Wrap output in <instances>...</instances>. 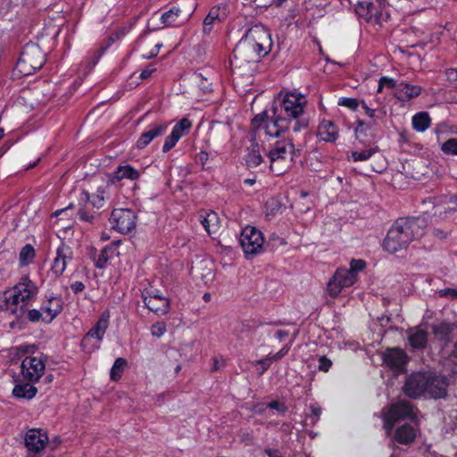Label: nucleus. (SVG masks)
<instances>
[{
	"label": "nucleus",
	"instance_id": "30",
	"mask_svg": "<svg viewBox=\"0 0 457 457\" xmlns=\"http://www.w3.org/2000/svg\"><path fill=\"white\" fill-rule=\"evenodd\" d=\"M454 329V325L447 322H440L432 326V332L435 337L445 343L451 341V335Z\"/></svg>",
	"mask_w": 457,
	"mask_h": 457
},
{
	"label": "nucleus",
	"instance_id": "53",
	"mask_svg": "<svg viewBox=\"0 0 457 457\" xmlns=\"http://www.w3.org/2000/svg\"><path fill=\"white\" fill-rule=\"evenodd\" d=\"M311 411H312V415L310 416V419L312 420V423L314 424L320 418V415L321 413V409L319 406L312 405V406H311Z\"/></svg>",
	"mask_w": 457,
	"mask_h": 457
},
{
	"label": "nucleus",
	"instance_id": "2",
	"mask_svg": "<svg viewBox=\"0 0 457 457\" xmlns=\"http://www.w3.org/2000/svg\"><path fill=\"white\" fill-rule=\"evenodd\" d=\"M427 227L426 220L420 218H400L387 232L383 247L389 253L406 250L413 240L420 238Z\"/></svg>",
	"mask_w": 457,
	"mask_h": 457
},
{
	"label": "nucleus",
	"instance_id": "51",
	"mask_svg": "<svg viewBox=\"0 0 457 457\" xmlns=\"http://www.w3.org/2000/svg\"><path fill=\"white\" fill-rule=\"evenodd\" d=\"M271 362L272 361H271V360L270 359L269 356H267L264 359H262V360H259V361H255V365H261L262 366V370L260 371V375L263 374L268 370V368L270 367Z\"/></svg>",
	"mask_w": 457,
	"mask_h": 457
},
{
	"label": "nucleus",
	"instance_id": "57",
	"mask_svg": "<svg viewBox=\"0 0 457 457\" xmlns=\"http://www.w3.org/2000/svg\"><path fill=\"white\" fill-rule=\"evenodd\" d=\"M154 71H155V68H154L152 65H150L142 71V72L140 74V78L142 79H148Z\"/></svg>",
	"mask_w": 457,
	"mask_h": 457
},
{
	"label": "nucleus",
	"instance_id": "20",
	"mask_svg": "<svg viewBox=\"0 0 457 457\" xmlns=\"http://www.w3.org/2000/svg\"><path fill=\"white\" fill-rule=\"evenodd\" d=\"M167 124L155 123L149 126L148 129L142 133L137 141V147L138 149H144L154 139L163 135L167 130Z\"/></svg>",
	"mask_w": 457,
	"mask_h": 457
},
{
	"label": "nucleus",
	"instance_id": "15",
	"mask_svg": "<svg viewBox=\"0 0 457 457\" xmlns=\"http://www.w3.org/2000/svg\"><path fill=\"white\" fill-rule=\"evenodd\" d=\"M143 297L145 305L157 315H163L169 312L170 300L165 296L147 292Z\"/></svg>",
	"mask_w": 457,
	"mask_h": 457
},
{
	"label": "nucleus",
	"instance_id": "28",
	"mask_svg": "<svg viewBox=\"0 0 457 457\" xmlns=\"http://www.w3.org/2000/svg\"><path fill=\"white\" fill-rule=\"evenodd\" d=\"M408 341L414 349H424L428 343V333L420 328H413L407 331Z\"/></svg>",
	"mask_w": 457,
	"mask_h": 457
},
{
	"label": "nucleus",
	"instance_id": "8",
	"mask_svg": "<svg viewBox=\"0 0 457 457\" xmlns=\"http://www.w3.org/2000/svg\"><path fill=\"white\" fill-rule=\"evenodd\" d=\"M413 415L412 405L407 401H400L392 404L389 408L383 411L384 428L386 433L389 434L394 427V424L405 418Z\"/></svg>",
	"mask_w": 457,
	"mask_h": 457
},
{
	"label": "nucleus",
	"instance_id": "62",
	"mask_svg": "<svg viewBox=\"0 0 457 457\" xmlns=\"http://www.w3.org/2000/svg\"><path fill=\"white\" fill-rule=\"evenodd\" d=\"M265 453L268 454L269 457H281L279 452L275 449H266Z\"/></svg>",
	"mask_w": 457,
	"mask_h": 457
},
{
	"label": "nucleus",
	"instance_id": "18",
	"mask_svg": "<svg viewBox=\"0 0 457 457\" xmlns=\"http://www.w3.org/2000/svg\"><path fill=\"white\" fill-rule=\"evenodd\" d=\"M193 11L192 7L183 10L179 7H173L162 15V21L169 26H180L188 20Z\"/></svg>",
	"mask_w": 457,
	"mask_h": 457
},
{
	"label": "nucleus",
	"instance_id": "35",
	"mask_svg": "<svg viewBox=\"0 0 457 457\" xmlns=\"http://www.w3.org/2000/svg\"><path fill=\"white\" fill-rule=\"evenodd\" d=\"M411 122L416 131L423 132L430 126L431 119L428 112H421L412 117Z\"/></svg>",
	"mask_w": 457,
	"mask_h": 457
},
{
	"label": "nucleus",
	"instance_id": "64",
	"mask_svg": "<svg viewBox=\"0 0 457 457\" xmlns=\"http://www.w3.org/2000/svg\"><path fill=\"white\" fill-rule=\"evenodd\" d=\"M363 108L365 109L366 113L372 118L374 116L375 110L369 108L365 103L362 104Z\"/></svg>",
	"mask_w": 457,
	"mask_h": 457
},
{
	"label": "nucleus",
	"instance_id": "23",
	"mask_svg": "<svg viewBox=\"0 0 457 457\" xmlns=\"http://www.w3.org/2000/svg\"><path fill=\"white\" fill-rule=\"evenodd\" d=\"M418 435V428L410 424H403L398 427L395 432V440L401 444L409 445H411Z\"/></svg>",
	"mask_w": 457,
	"mask_h": 457
},
{
	"label": "nucleus",
	"instance_id": "55",
	"mask_svg": "<svg viewBox=\"0 0 457 457\" xmlns=\"http://www.w3.org/2000/svg\"><path fill=\"white\" fill-rule=\"evenodd\" d=\"M161 46H162V45H160V44L155 45L149 52L144 53L143 57L146 58V59H150L152 57L156 56L159 53Z\"/></svg>",
	"mask_w": 457,
	"mask_h": 457
},
{
	"label": "nucleus",
	"instance_id": "54",
	"mask_svg": "<svg viewBox=\"0 0 457 457\" xmlns=\"http://www.w3.org/2000/svg\"><path fill=\"white\" fill-rule=\"evenodd\" d=\"M440 296H449L452 299L457 298V289L445 288L439 291Z\"/></svg>",
	"mask_w": 457,
	"mask_h": 457
},
{
	"label": "nucleus",
	"instance_id": "61",
	"mask_svg": "<svg viewBox=\"0 0 457 457\" xmlns=\"http://www.w3.org/2000/svg\"><path fill=\"white\" fill-rule=\"evenodd\" d=\"M276 337L279 341H282L288 337V332L285 330H278L276 332Z\"/></svg>",
	"mask_w": 457,
	"mask_h": 457
},
{
	"label": "nucleus",
	"instance_id": "39",
	"mask_svg": "<svg viewBox=\"0 0 457 457\" xmlns=\"http://www.w3.org/2000/svg\"><path fill=\"white\" fill-rule=\"evenodd\" d=\"M378 147H371L362 151H353L352 157L354 162L366 161L378 152Z\"/></svg>",
	"mask_w": 457,
	"mask_h": 457
},
{
	"label": "nucleus",
	"instance_id": "48",
	"mask_svg": "<svg viewBox=\"0 0 457 457\" xmlns=\"http://www.w3.org/2000/svg\"><path fill=\"white\" fill-rule=\"evenodd\" d=\"M332 365V361L326 356H322L319 360V370L328 372Z\"/></svg>",
	"mask_w": 457,
	"mask_h": 457
},
{
	"label": "nucleus",
	"instance_id": "17",
	"mask_svg": "<svg viewBox=\"0 0 457 457\" xmlns=\"http://www.w3.org/2000/svg\"><path fill=\"white\" fill-rule=\"evenodd\" d=\"M72 259L71 248L62 243L56 250V256L54 260L51 270L55 276H61L67 266V262Z\"/></svg>",
	"mask_w": 457,
	"mask_h": 457
},
{
	"label": "nucleus",
	"instance_id": "27",
	"mask_svg": "<svg viewBox=\"0 0 457 457\" xmlns=\"http://www.w3.org/2000/svg\"><path fill=\"white\" fill-rule=\"evenodd\" d=\"M421 93V87L401 82L397 85L395 96L398 100L405 102L417 97Z\"/></svg>",
	"mask_w": 457,
	"mask_h": 457
},
{
	"label": "nucleus",
	"instance_id": "50",
	"mask_svg": "<svg viewBox=\"0 0 457 457\" xmlns=\"http://www.w3.org/2000/svg\"><path fill=\"white\" fill-rule=\"evenodd\" d=\"M290 346L288 345H285L281 350H279L277 353L269 356L271 361H277L282 359L289 351Z\"/></svg>",
	"mask_w": 457,
	"mask_h": 457
},
{
	"label": "nucleus",
	"instance_id": "13",
	"mask_svg": "<svg viewBox=\"0 0 457 457\" xmlns=\"http://www.w3.org/2000/svg\"><path fill=\"white\" fill-rule=\"evenodd\" d=\"M46 365L41 358L28 356L21 362V374L29 382H37L42 377Z\"/></svg>",
	"mask_w": 457,
	"mask_h": 457
},
{
	"label": "nucleus",
	"instance_id": "52",
	"mask_svg": "<svg viewBox=\"0 0 457 457\" xmlns=\"http://www.w3.org/2000/svg\"><path fill=\"white\" fill-rule=\"evenodd\" d=\"M79 216L81 220L92 223L94 221L95 216L93 214H89L86 210L81 209L79 212Z\"/></svg>",
	"mask_w": 457,
	"mask_h": 457
},
{
	"label": "nucleus",
	"instance_id": "9",
	"mask_svg": "<svg viewBox=\"0 0 457 457\" xmlns=\"http://www.w3.org/2000/svg\"><path fill=\"white\" fill-rule=\"evenodd\" d=\"M239 242L246 255H254L262 251L264 239L260 230L246 227L240 235Z\"/></svg>",
	"mask_w": 457,
	"mask_h": 457
},
{
	"label": "nucleus",
	"instance_id": "63",
	"mask_svg": "<svg viewBox=\"0 0 457 457\" xmlns=\"http://www.w3.org/2000/svg\"><path fill=\"white\" fill-rule=\"evenodd\" d=\"M434 234L440 238H445L447 236V234L445 231L438 229V228L435 229Z\"/></svg>",
	"mask_w": 457,
	"mask_h": 457
},
{
	"label": "nucleus",
	"instance_id": "3",
	"mask_svg": "<svg viewBox=\"0 0 457 457\" xmlns=\"http://www.w3.org/2000/svg\"><path fill=\"white\" fill-rule=\"evenodd\" d=\"M289 128V121L286 118H275L265 124V135L272 141L270 143V149L267 154L285 155L295 157L296 150L291 138L276 139Z\"/></svg>",
	"mask_w": 457,
	"mask_h": 457
},
{
	"label": "nucleus",
	"instance_id": "33",
	"mask_svg": "<svg viewBox=\"0 0 457 457\" xmlns=\"http://www.w3.org/2000/svg\"><path fill=\"white\" fill-rule=\"evenodd\" d=\"M201 223L209 235L215 234L220 228V220L218 214L214 212H207L205 216H201Z\"/></svg>",
	"mask_w": 457,
	"mask_h": 457
},
{
	"label": "nucleus",
	"instance_id": "10",
	"mask_svg": "<svg viewBox=\"0 0 457 457\" xmlns=\"http://www.w3.org/2000/svg\"><path fill=\"white\" fill-rule=\"evenodd\" d=\"M428 372H415L410 375L403 387L404 394L411 398L426 395L428 386Z\"/></svg>",
	"mask_w": 457,
	"mask_h": 457
},
{
	"label": "nucleus",
	"instance_id": "7",
	"mask_svg": "<svg viewBox=\"0 0 457 457\" xmlns=\"http://www.w3.org/2000/svg\"><path fill=\"white\" fill-rule=\"evenodd\" d=\"M45 62L46 54L41 47L29 43L23 47L13 71L19 76H29L40 70Z\"/></svg>",
	"mask_w": 457,
	"mask_h": 457
},
{
	"label": "nucleus",
	"instance_id": "60",
	"mask_svg": "<svg viewBox=\"0 0 457 457\" xmlns=\"http://www.w3.org/2000/svg\"><path fill=\"white\" fill-rule=\"evenodd\" d=\"M263 115H256L253 120H252V124L253 127L255 128H259V126H261V124L263 122Z\"/></svg>",
	"mask_w": 457,
	"mask_h": 457
},
{
	"label": "nucleus",
	"instance_id": "45",
	"mask_svg": "<svg viewBox=\"0 0 457 457\" xmlns=\"http://www.w3.org/2000/svg\"><path fill=\"white\" fill-rule=\"evenodd\" d=\"M44 314L42 311L32 309L28 312V319L32 322H38L40 320L46 322V315L44 316Z\"/></svg>",
	"mask_w": 457,
	"mask_h": 457
},
{
	"label": "nucleus",
	"instance_id": "12",
	"mask_svg": "<svg viewBox=\"0 0 457 457\" xmlns=\"http://www.w3.org/2000/svg\"><path fill=\"white\" fill-rule=\"evenodd\" d=\"M24 440L29 451L28 457H41V453L48 442V436L41 429H30L26 433Z\"/></svg>",
	"mask_w": 457,
	"mask_h": 457
},
{
	"label": "nucleus",
	"instance_id": "49",
	"mask_svg": "<svg viewBox=\"0 0 457 457\" xmlns=\"http://www.w3.org/2000/svg\"><path fill=\"white\" fill-rule=\"evenodd\" d=\"M220 129V124L219 122L212 123L209 131V139L219 140L220 138L218 135Z\"/></svg>",
	"mask_w": 457,
	"mask_h": 457
},
{
	"label": "nucleus",
	"instance_id": "29",
	"mask_svg": "<svg viewBox=\"0 0 457 457\" xmlns=\"http://www.w3.org/2000/svg\"><path fill=\"white\" fill-rule=\"evenodd\" d=\"M318 136L326 142H335L338 136V129L331 120H323L318 127Z\"/></svg>",
	"mask_w": 457,
	"mask_h": 457
},
{
	"label": "nucleus",
	"instance_id": "58",
	"mask_svg": "<svg viewBox=\"0 0 457 457\" xmlns=\"http://www.w3.org/2000/svg\"><path fill=\"white\" fill-rule=\"evenodd\" d=\"M71 287L74 293H79V292H81L82 290H84L85 286L82 282L76 281L75 283L71 284Z\"/></svg>",
	"mask_w": 457,
	"mask_h": 457
},
{
	"label": "nucleus",
	"instance_id": "6",
	"mask_svg": "<svg viewBox=\"0 0 457 457\" xmlns=\"http://www.w3.org/2000/svg\"><path fill=\"white\" fill-rule=\"evenodd\" d=\"M366 262L363 260H352L349 269L339 268L328 283V292L331 297H337L344 287L353 286L357 280V272L364 270Z\"/></svg>",
	"mask_w": 457,
	"mask_h": 457
},
{
	"label": "nucleus",
	"instance_id": "4",
	"mask_svg": "<svg viewBox=\"0 0 457 457\" xmlns=\"http://www.w3.org/2000/svg\"><path fill=\"white\" fill-rule=\"evenodd\" d=\"M6 293L9 299V312L17 318H21L26 307L37 295V287L29 278L23 277L12 288L6 290Z\"/></svg>",
	"mask_w": 457,
	"mask_h": 457
},
{
	"label": "nucleus",
	"instance_id": "34",
	"mask_svg": "<svg viewBox=\"0 0 457 457\" xmlns=\"http://www.w3.org/2000/svg\"><path fill=\"white\" fill-rule=\"evenodd\" d=\"M37 392V387L30 384H18L13 387L12 395L17 398L32 399Z\"/></svg>",
	"mask_w": 457,
	"mask_h": 457
},
{
	"label": "nucleus",
	"instance_id": "14",
	"mask_svg": "<svg viewBox=\"0 0 457 457\" xmlns=\"http://www.w3.org/2000/svg\"><path fill=\"white\" fill-rule=\"evenodd\" d=\"M428 382L426 387V395L434 399L445 398L447 395L449 386L446 377L428 372Z\"/></svg>",
	"mask_w": 457,
	"mask_h": 457
},
{
	"label": "nucleus",
	"instance_id": "5",
	"mask_svg": "<svg viewBox=\"0 0 457 457\" xmlns=\"http://www.w3.org/2000/svg\"><path fill=\"white\" fill-rule=\"evenodd\" d=\"M281 102L280 109L281 112H285V117L288 121L289 125L292 123L294 132H298L302 129L308 127L307 120H299L303 114L304 108L307 104V99L305 96L302 94H296L294 92H287L283 96L280 94ZM277 118H283L278 116Z\"/></svg>",
	"mask_w": 457,
	"mask_h": 457
},
{
	"label": "nucleus",
	"instance_id": "32",
	"mask_svg": "<svg viewBox=\"0 0 457 457\" xmlns=\"http://www.w3.org/2000/svg\"><path fill=\"white\" fill-rule=\"evenodd\" d=\"M263 159L260 154L259 145L254 138L251 140V145L247 148L245 158L246 164L249 167H257L262 162Z\"/></svg>",
	"mask_w": 457,
	"mask_h": 457
},
{
	"label": "nucleus",
	"instance_id": "25",
	"mask_svg": "<svg viewBox=\"0 0 457 457\" xmlns=\"http://www.w3.org/2000/svg\"><path fill=\"white\" fill-rule=\"evenodd\" d=\"M140 177V172L130 165L119 166L117 170L110 176L109 183L114 184L122 179L137 180Z\"/></svg>",
	"mask_w": 457,
	"mask_h": 457
},
{
	"label": "nucleus",
	"instance_id": "44",
	"mask_svg": "<svg viewBox=\"0 0 457 457\" xmlns=\"http://www.w3.org/2000/svg\"><path fill=\"white\" fill-rule=\"evenodd\" d=\"M396 81L394 79L388 78V77H381L378 81V92L380 93L384 87H386L388 88H397Z\"/></svg>",
	"mask_w": 457,
	"mask_h": 457
},
{
	"label": "nucleus",
	"instance_id": "22",
	"mask_svg": "<svg viewBox=\"0 0 457 457\" xmlns=\"http://www.w3.org/2000/svg\"><path fill=\"white\" fill-rule=\"evenodd\" d=\"M270 159V169L277 176L285 174L292 166L294 157L267 154Z\"/></svg>",
	"mask_w": 457,
	"mask_h": 457
},
{
	"label": "nucleus",
	"instance_id": "19",
	"mask_svg": "<svg viewBox=\"0 0 457 457\" xmlns=\"http://www.w3.org/2000/svg\"><path fill=\"white\" fill-rule=\"evenodd\" d=\"M110 312H104L96 325L86 334L82 339V345H85L90 338H96L101 342L109 326Z\"/></svg>",
	"mask_w": 457,
	"mask_h": 457
},
{
	"label": "nucleus",
	"instance_id": "42",
	"mask_svg": "<svg viewBox=\"0 0 457 457\" xmlns=\"http://www.w3.org/2000/svg\"><path fill=\"white\" fill-rule=\"evenodd\" d=\"M86 195L87 200L94 207L100 209L104 206L105 199L104 190H98V193L96 195H92L91 196H89L88 194L86 193Z\"/></svg>",
	"mask_w": 457,
	"mask_h": 457
},
{
	"label": "nucleus",
	"instance_id": "1",
	"mask_svg": "<svg viewBox=\"0 0 457 457\" xmlns=\"http://www.w3.org/2000/svg\"><path fill=\"white\" fill-rule=\"evenodd\" d=\"M272 46L269 30L262 25L250 28L237 43L230 60L234 71L240 75L252 76L259 60L267 55Z\"/></svg>",
	"mask_w": 457,
	"mask_h": 457
},
{
	"label": "nucleus",
	"instance_id": "41",
	"mask_svg": "<svg viewBox=\"0 0 457 457\" xmlns=\"http://www.w3.org/2000/svg\"><path fill=\"white\" fill-rule=\"evenodd\" d=\"M114 251H115V248L112 245L104 247L101 251V253L98 256V259L96 261V267H98L100 269L103 268L105 265V263L107 262V261L109 260L110 253L111 254L114 253Z\"/></svg>",
	"mask_w": 457,
	"mask_h": 457
},
{
	"label": "nucleus",
	"instance_id": "40",
	"mask_svg": "<svg viewBox=\"0 0 457 457\" xmlns=\"http://www.w3.org/2000/svg\"><path fill=\"white\" fill-rule=\"evenodd\" d=\"M441 150L445 154L457 155V138L447 139L442 144Z\"/></svg>",
	"mask_w": 457,
	"mask_h": 457
},
{
	"label": "nucleus",
	"instance_id": "56",
	"mask_svg": "<svg viewBox=\"0 0 457 457\" xmlns=\"http://www.w3.org/2000/svg\"><path fill=\"white\" fill-rule=\"evenodd\" d=\"M9 299L6 291L0 296V311L5 310L9 312Z\"/></svg>",
	"mask_w": 457,
	"mask_h": 457
},
{
	"label": "nucleus",
	"instance_id": "36",
	"mask_svg": "<svg viewBox=\"0 0 457 457\" xmlns=\"http://www.w3.org/2000/svg\"><path fill=\"white\" fill-rule=\"evenodd\" d=\"M35 258V250L31 245L23 246L19 254V261L21 266L30 263Z\"/></svg>",
	"mask_w": 457,
	"mask_h": 457
},
{
	"label": "nucleus",
	"instance_id": "59",
	"mask_svg": "<svg viewBox=\"0 0 457 457\" xmlns=\"http://www.w3.org/2000/svg\"><path fill=\"white\" fill-rule=\"evenodd\" d=\"M268 406L271 409H276L279 411H285V406L281 403H279L278 401H272L270 402Z\"/></svg>",
	"mask_w": 457,
	"mask_h": 457
},
{
	"label": "nucleus",
	"instance_id": "21",
	"mask_svg": "<svg viewBox=\"0 0 457 457\" xmlns=\"http://www.w3.org/2000/svg\"><path fill=\"white\" fill-rule=\"evenodd\" d=\"M227 15L228 12L226 5L213 6L204 20L203 32L204 34H209L212 30V25L215 22L223 21Z\"/></svg>",
	"mask_w": 457,
	"mask_h": 457
},
{
	"label": "nucleus",
	"instance_id": "26",
	"mask_svg": "<svg viewBox=\"0 0 457 457\" xmlns=\"http://www.w3.org/2000/svg\"><path fill=\"white\" fill-rule=\"evenodd\" d=\"M62 310V301L58 297H50L44 303L41 311L46 315V322H51Z\"/></svg>",
	"mask_w": 457,
	"mask_h": 457
},
{
	"label": "nucleus",
	"instance_id": "46",
	"mask_svg": "<svg viewBox=\"0 0 457 457\" xmlns=\"http://www.w3.org/2000/svg\"><path fill=\"white\" fill-rule=\"evenodd\" d=\"M152 335L156 337H161L166 332V325L164 322H156L152 326Z\"/></svg>",
	"mask_w": 457,
	"mask_h": 457
},
{
	"label": "nucleus",
	"instance_id": "31",
	"mask_svg": "<svg viewBox=\"0 0 457 457\" xmlns=\"http://www.w3.org/2000/svg\"><path fill=\"white\" fill-rule=\"evenodd\" d=\"M355 12L366 21H372L377 16L378 10L371 1L360 2L355 7Z\"/></svg>",
	"mask_w": 457,
	"mask_h": 457
},
{
	"label": "nucleus",
	"instance_id": "47",
	"mask_svg": "<svg viewBox=\"0 0 457 457\" xmlns=\"http://www.w3.org/2000/svg\"><path fill=\"white\" fill-rule=\"evenodd\" d=\"M338 104L351 110H356L359 106L358 100L355 98H342L339 100Z\"/></svg>",
	"mask_w": 457,
	"mask_h": 457
},
{
	"label": "nucleus",
	"instance_id": "11",
	"mask_svg": "<svg viewBox=\"0 0 457 457\" xmlns=\"http://www.w3.org/2000/svg\"><path fill=\"white\" fill-rule=\"evenodd\" d=\"M136 214L129 209L113 210L110 218L113 228L122 234L130 232L136 227Z\"/></svg>",
	"mask_w": 457,
	"mask_h": 457
},
{
	"label": "nucleus",
	"instance_id": "24",
	"mask_svg": "<svg viewBox=\"0 0 457 457\" xmlns=\"http://www.w3.org/2000/svg\"><path fill=\"white\" fill-rule=\"evenodd\" d=\"M356 137L363 143H370L377 137V125L374 121H358L355 129Z\"/></svg>",
	"mask_w": 457,
	"mask_h": 457
},
{
	"label": "nucleus",
	"instance_id": "37",
	"mask_svg": "<svg viewBox=\"0 0 457 457\" xmlns=\"http://www.w3.org/2000/svg\"><path fill=\"white\" fill-rule=\"evenodd\" d=\"M192 127V121L187 118H183L179 122H178L173 129L172 133L179 135V138L186 135L190 128Z\"/></svg>",
	"mask_w": 457,
	"mask_h": 457
},
{
	"label": "nucleus",
	"instance_id": "16",
	"mask_svg": "<svg viewBox=\"0 0 457 457\" xmlns=\"http://www.w3.org/2000/svg\"><path fill=\"white\" fill-rule=\"evenodd\" d=\"M407 361V354L400 348L386 349L383 353L384 363L398 372L403 370Z\"/></svg>",
	"mask_w": 457,
	"mask_h": 457
},
{
	"label": "nucleus",
	"instance_id": "38",
	"mask_svg": "<svg viewBox=\"0 0 457 457\" xmlns=\"http://www.w3.org/2000/svg\"><path fill=\"white\" fill-rule=\"evenodd\" d=\"M126 363L127 361L123 358H118L115 360L110 374L112 380H118L121 377V373L123 372Z\"/></svg>",
	"mask_w": 457,
	"mask_h": 457
},
{
	"label": "nucleus",
	"instance_id": "43",
	"mask_svg": "<svg viewBox=\"0 0 457 457\" xmlns=\"http://www.w3.org/2000/svg\"><path fill=\"white\" fill-rule=\"evenodd\" d=\"M179 140V135L170 133V136H168L164 141L163 146H162V152L167 153L169 152L172 147L175 146L177 142Z\"/></svg>",
	"mask_w": 457,
	"mask_h": 457
}]
</instances>
